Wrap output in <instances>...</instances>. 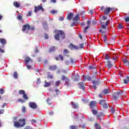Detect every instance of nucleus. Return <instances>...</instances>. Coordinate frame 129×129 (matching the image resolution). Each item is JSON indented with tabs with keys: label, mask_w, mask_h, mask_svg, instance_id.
Returning <instances> with one entry per match:
<instances>
[{
	"label": "nucleus",
	"mask_w": 129,
	"mask_h": 129,
	"mask_svg": "<svg viewBox=\"0 0 129 129\" xmlns=\"http://www.w3.org/2000/svg\"><path fill=\"white\" fill-rule=\"evenodd\" d=\"M19 121H14V125L16 127H23V126H25V125H26V119L25 118L19 119Z\"/></svg>",
	"instance_id": "obj_1"
},
{
	"label": "nucleus",
	"mask_w": 129,
	"mask_h": 129,
	"mask_svg": "<svg viewBox=\"0 0 129 129\" xmlns=\"http://www.w3.org/2000/svg\"><path fill=\"white\" fill-rule=\"evenodd\" d=\"M57 34H56L54 35V39L56 41H59L60 40V36H61V38L62 39H65L66 36H65V33H64V31L62 30H58Z\"/></svg>",
	"instance_id": "obj_2"
},
{
	"label": "nucleus",
	"mask_w": 129,
	"mask_h": 129,
	"mask_svg": "<svg viewBox=\"0 0 129 129\" xmlns=\"http://www.w3.org/2000/svg\"><path fill=\"white\" fill-rule=\"evenodd\" d=\"M123 94H124V93H123L122 91H119V92L114 93L112 95V97L114 101H116V100H118Z\"/></svg>",
	"instance_id": "obj_3"
},
{
	"label": "nucleus",
	"mask_w": 129,
	"mask_h": 129,
	"mask_svg": "<svg viewBox=\"0 0 129 129\" xmlns=\"http://www.w3.org/2000/svg\"><path fill=\"white\" fill-rule=\"evenodd\" d=\"M28 31H30V30H32V31H35V27L32 26L31 27V26L29 24H27L26 25H24L22 27V31L23 32L26 31V30Z\"/></svg>",
	"instance_id": "obj_4"
},
{
	"label": "nucleus",
	"mask_w": 129,
	"mask_h": 129,
	"mask_svg": "<svg viewBox=\"0 0 129 129\" xmlns=\"http://www.w3.org/2000/svg\"><path fill=\"white\" fill-rule=\"evenodd\" d=\"M103 10H104L105 15L108 16V15H109V13H110V12L112 11V8L110 7H107V8H104V7L102 6L101 7L100 10L103 11Z\"/></svg>",
	"instance_id": "obj_5"
},
{
	"label": "nucleus",
	"mask_w": 129,
	"mask_h": 129,
	"mask_svg": "<svg viewBox=\"0 0 129 129\" xmlns=\"http://www.w3.org/2000/svg\"><path fill=\"white\" fill-rule=\"evenodd\" d=\"M92 83L93 86L92 88L95 90L96 89H97V86H99V85L101 84V83H100V81H99V80H94L93 81Z\"/></svg>",
	"instance_id": "obj_6"
},
{
	"label": "nucleus",
	"mask_w": 129,
	"mask_h": 129,
	"mask_svg": "<svg viewBox=\"0 0 129 129\" xmlns=\"http://www.w3.org/2000/svg\"><path fill=\"white\" fill-rule=\"evenodd\" d=\"M91 109H95L97 108V103L95 101H91L89 104Z\"/></svg>",
	"instance_id": "obj_7"
},
{
	"label": "nucleus",
	"mask_w": 129,
	"mask_h": 129,
	"mask_svg": "<svg viewBox=\"0 0 129 129\" xmlns=\"http://www.w3.org/2000/svg\"><path fill=\"white\" fill-rule=\"evenodd\" d=\"M40 11H41V12H44L45 11L42 6L38 5L37 6L35 7L34 12L35 13H37V12H39Z\"/></svg>",
	"instance_id": "obj_8"
},
{
	"label": "nucleus",
	"mask_w": 129,
	"mask_h": 129,
	"mask_svg": "<svg viewBox=\"0 0 129 129\" xmlns=\"http://www.w3.org/2000/svg\"><path fill=\"white\" fill-rule=\"evenodd\" d=\"M68 47L70 49H71V50H79V47L73 44L72 43H70Z\"/></svg>",
	"instance_id": "obj_9"
},
{
	"label": "nucleus",
	"mask_w": 129,
	"mask_h": 129,
	"mask_svg": "<svg viewBox=\"0 0 129 129\" xmlns=\"http://www.w3.org/2000/svg\"><path fill=\"white\" fill-rule=\"evenodd\" d=\"M29 107H31V108H32L33 109H35L38 107L37 104H36L34 102H30L29 103Z\"/></svg>",
	"instance_id": "obj_10"
},
{
	"label": "nucleus",
	"mask_w": 129,
	"mask_h": 129,
	"mask_svg": "<svg viewBox=\"0 0 129 129\" xmlns=\"http://www.w3.org/2000/svg\"><path fill=\"white\" fill-rule=\"evenodd\" d=\"M106 67H107L109 69L112 68L113 67V64L111 63V61L108 60L107 62L105 64Z\"/></svg>",
	"instance_id": "obj_11"
},
{
	"label": "nucleus",
	"mask_w": 129,
	"mask_h": 129,
	"mask_svg": "<svg viewBox=\"0 0 129 129\" xmlns=\"http://www.w3.org/2000/svg\"><path fill=\"white\" fill-rule=\"evenodd\" d=\"M48 69L51 71H55V70H57V66L56 65L50 66L48 68Z\"/></svg>",
	"instance_id": "obj_12"
},
{
	"label": "nucleus",
	"mask_w": 129,
	"mask_h": 129,
	"mask_svg": "<svg viewBox=\"0 0 129 129\" xmlns=\"http://www.w3.org/2000/svg\"><path fill=\"white\" fill-rule=\"evenodd\" d=\"M78 85L79 86V88L82 89V90H85V88L84 87V85L83 82H81L78 83Z\"/></svg>",
	"instance_id": "obj_13"
},
{
	"label": "nucleus",
	"mask_w": 129,
	"mask_h": 129,
	"mask_svg": "<svg viewBox=\"0 0 129 129\" xmlns=\"http://www.w3.org/2000/svg\"><path fill=\"white\" fill-rule=\"evenodd\" d=\"M109 93H110V90L109 88L104 89L102 91V93L103 94H105V95H106V94H108Z\"/></svg>",
	"instance_id": "obj_14"
},
{
	"label": "nucleus",
	"mask_w": 129,
	"mask_h": 129,
	"mask_svg": "<svg viewBox=\"0 0 129 129\" xmlns=\"http://www.w3.org/2000/svg\"><path fill=\"white\" fill-rule=\"evenodd\" d=\"M105 115L103 114L102 112H99L98 113V114L97 115V119H99V118H100V117H104Z\"/></svg>",
	"instance_id": "obj_15"
},
{
	"label": "nucleus",
	"mask_w": 129,
	"mask_h": 129,
	"mask_svg": "<svg viewBox=\"0 0 129 129\" xmlns=\"http://www.w3.org/2000/svg\"><path fill=\"white\" fill-rule=\"evenodd\" d=\"M73 16H74V14H73V13H70L67 16L68 20H69V21L72 20Z\"/></svg>",
	"instance_id": "obj_16"
},
{
	"label": "nucleus",
	"mask_w": 129,
	"mask_h": 129,
	"mask_svg": "<svg viewBox=\"0 0 129 129\" xmlns=\"http://www.w3.org/2000/svg\"><path fill=\"white\" fill-rule=\"evenodd\" d=\"M55 59V60H56V61H58L59 59V60H61V61H63V60H64V58L63 57V56H62V55L61 54L58 55V57H56Z\"/></svg>",
	"instance_id": "obj_17"
},
{
	"label": "nucleus",
	"mask_w": 129,
	"mask_h": 129,
	"mask_svg": "<svg viewBox=\"0 0 129 129\" xmlns=\"http://www.w3.org/2000/svg\"><path fill=\"white\" fill-rule=\"evenodd\" d=\"M25 62L26 64H28V62H33V60L29 56H27L25 58Z\"/></svg>",
	"instance_id": "obj_18"
},
{
	"label": "nucleus",
	"mask_w": 129,
	"mask_h": 129,
	"mask_svg": "<svg viewBox=\"0 0 129 129\" xmlns=\"http://www.w3.org/2000/svg\"><path fill=\"white\" fill-rule=\"evenodd\" d=\"M80 17H79V14H77L73 18V21H74V22H76V21H78V20H80Z\"/></svg>",
	"instance_id": "obj_19"
},
{
	"label": "nucleus",
	"mask_w": 129,
	"mask_h": 129,
	"mask_svg": "<svg viewBox=\"0 0 129 129\" xmlns=\"http://www.w3.org/2000/svg\"><path fill=\"white\" fill-rule=\"evenodd\" d=\"M71 103L73 108H74L75 109L76 108H78V105H77L76 103H75L73 102H71Z\"/></svg>",
	"instance_id": "obj_20"
},
{
	"label": "nucleus",
	"mask_w": 129,
	"mask_h": 129,
	"mask_svg": "<svg viewBox=\"0 0 129 129\" xmlns=\"http://www.w3.org/2000/svg\"><path fill=\"white\" fill-rule=\"evenodd\" d=\"M61 80L64 81L65 80L66 82H69V79L68 78H66L65 76L62 75L61 77Z\"/></svg>",
	"instance_id": "obj_21"
},
{
	"label": "nucleus",
	"mask_w": 129,
	"mask_h": 129,
	"mask_svg": "<svg viewBox=\"0 0 129 129\" xmlns=\"http://www.w3.org/2000/svg\"><path fill=\"white\" fill-rule=\"evenodd\" d=\"M13 6H14L15 8H20V7H21L20 3H18L17 1L14 2Z\"/></svg>",
	"instance_id": "obj_22"
},
{
	"label": "nucleus",
	"mask_w": 129,
	"mask_h": 129,
	"mask_svg": "<svg viewBox=\"0 0 129 129\" xmlns=\"http://www.w3.org/2000/svg\"><path fill=\"white\" fill-rule=\"evenodd\" d=\"M43 28H44L45 30L48 29V25H47V22L46 21H44L42 22Z\"/></svg>",
	"instance_id": "obj_23"
},
{
	"label": "nucleus",
	"mask_w": 129,
	"mask_h": 129,
	"mask_svg": "<svg viewBox=\"0 0 129 129\" xmlns=\"http://www.w3.org/2000/svg\"><path fill=\"white\" fill-rule=\"evenodd\" d=\"M0 42L3 45H6L7 44V40L4 38H0Z\"/></svg>",
	"instance_id": "obj_24"
},
{
	"label": "nucleus",
	"mask_w": 129,
	"mask_h": 129,
	"mask_svg": "<svg viewBox=\"0 0 129 129\" xmlns=\"http://www.w3.org/2000/svg\"><path fill=\"white\" fill-rule=\"evenodd\" d=\"M55 46H51L50 48H49V49L48 50V53H52V52H54V51H55Z\"/></svg>",
	"instance_id": "obj_25"
},
{
	"label": "nucleus",
	"mask_w": 129,
	"mask_h": 129,
	"mask_svg": "<svg viewBox=\"0 0 129 129\" xmlns=\"http://www.w3.org/2000/svg\"><path fill=\"white\" fill-rule=\"evenodd\" d=\"M89 70H96V67L94 65H90L89 66Z\"/></svg>",
	"instance_id": "obj_26"
},
{
	"label": "nucleus",
	"mask_w": 129,
	"mask_h": 129,
	"mask_svg": "<svg viewBox=\"0 0 129 129\" xmlns=\"http://www.w3.org/2000/svg\"><path fill=\"white\" fill-rule=\"evenodd\" d=\"M101 24V28L102 29H103L104 30H106V26L105 25L103 24V23L101 21L100 22Z\"/></svg>",
	"instance_id": "obj_27"
},
{
	"label": "nucleus",
	"mask_w": 129,
	"mask_h": 129,
	"mask_svg": "<svg viewBox=\"0 0 129 129\" xmlns=\"http://www.w3.org/2000/svg\"><path fill=\"white\" fill-rule=\"evenodd\" d=\"M108 105H109V104H107L106 103H104L102 104V106L104 108H105L106 109H107V108H108Z\"/></svg>",
	"instance_id": "obj_28"
},
{
	"label": "nucleus",
	"mask_w": 129,
	"mask_h": 129,
	"mask_svg": "<svg viewBox=\"0 0 129 129\" xmlns=\"http://www.w3.org/2000/svg\"><path fill=\"white\" fill-rule=\"evenodd\" d=\"M19 93L20 95H24L26 93V92L24 90H20L19 91Z\"/></svg>",
	"instance_id": "obj_29"
},
{
	"label": "nucleus",
	"mask_w": 129,
	"mask_h": 129,
	"mask_svg": "<svg viewBox=\"0 0 129 129\" xmlns=\"http://www.w3.org/2000/svg\"><path fill=\"white\" fill-rule=\"evenodd\" d=\"M44 83H45L44 85V87H48L51 85V83L47 82L46 80L44 81Z\"/></svg>",
	"instance_id": "obj_30"
},
{
	"label": "nucleus",
	"mask_w": 129,
	"mask_h": 129,
	"mask_svg": "<svg viewBox=\"0 0 129 129\" xmlns=\"http://www.w3.org/2000/svg\"><path fill=\"white\" fill-rule=\"evenodd\" d=\"M92 112L93 114H94V115H97V114L98 113V112H97V110L94 109H92Z\"/></svg>",
	"instance_id": "obj_31"
},
{
	"label": "nucleus",
	"mask_w": 129,
	"mask_h": 129,
	"mask_svg": "<svg viewBox=\"0 0 129 129\" xmlns=\"http://www.w3.org/2000/svg\"><path fill=\"white\" fill-rule=\"evenodd\" d=\"M22 97L23 99H25V100H28V99H29V97H28V96H27V94H26V93L23 95Z\"/></svg>",
	"instance_id": "obj_32"
},
{
	"label": "nucleus",
	"mask_w": 129,
	"mask_h": 129,
	"mask_svg": "<svg viewBox=\"0 0 129 129\" xmlns=\"http://www.w3.org/2000/svg\"><path fill=\"white\" fill-rule=\"evenodd\" d=\"M18 73H17V72H15L14 74H13V77L14 78H15V79H18Z\"/></svg>",
	"instance_id": "obj_33"
},
{
	"label": "nucleus",
	"mask_w": 129,
	"mask_h": 129,
	"mask_svg": "<svg viewBox=\"0 0 129 129\" xmlns=\"http://www.w3.org/2000/svg\"><path fill=\"white\" fill-rule=\"evenodd\" d=\"M67 54H69V50H68L67 49H64L63 50V54L66 55Z\"/></svg>",
	"instance_id": "obj_34"
},
{
	"label": "nucleus",
	"mask_w": 129,
	"mask_h": 129,
	"mask_svg": "<svg viewBox=\"0 0 129 129\" xmlns=\"http://www.w3.org/2000/svg\"><path fill=\"white\" fill-rule=\"evenodd\" d=\"M89 29V26H87L85 28L84 30H83V32L85 34H86L87 33V30Z\"/></svg>",
	"instance_id": "obj_35"
},
{
	"label": "nucleus",
	"mask_w": 129,
	"mask_h": 129,
	"mask_svg": "<svg viewBox=\"0 0 129 129\" xmlns=\"http://www.w3.org/2000/svg\"><path fill=\"white\" fill-rule=\"evenodd\" d=\"M21 111L23 113H25V112H26V107L25 106H22Z\"/></svg>",
	"instance_id": "obj_36"
},
{
	"label": "nucleus",
	"mask_w": 129,
	"mask_h": 129,
	"mask_svg": "<svg viewBox=\"0 0 129 129\" xmlns=\"http://www.w3.org/2000/svg\"><path fill=\"white\" fill-rule=\"evenodd\" d=\"M50 13L52 14V15H55V14H57V13H58V11L51 10V11H50Z\"/></svg>",
	"instance_id": "obj_37"
},
{
	"label": "nucleus",
	"mask_w": 129,
	"mask_h": 129,
	"mask_svg": "<svg viewBox=\"0 0 129 129\" xmlns=\"http://www.w3.org/2000/svg\"><path fill=\"white\" fill-rule=\"evenodd\" d=\"M61 83V81H57L55 82V86L56 87H58L59 86V85Z\"/></svg>",
	"instance_id": "obj_38"
},
{
	"label": "nucleus",
	"mask_w": 129,
	"mask_h": 129,
	"mask_svg": "<svg viewBox=\"0 0 129 129\" xmlns=\"http://www.w3.org/2000/svg\"><path fill=\"white\" fill-rule=\"evenodd\" d=\"M106 100L105 99L100 100L99 102V104H102V103H104Z\"/></svg>",
	"instance_id": "obj_39"
},
{
	"label": "nucleus",
	"mask_w": 129,
	"mask_h": 129,
	"mask_svg": "<svg viewBox=\"0 0 129 129\" xmlns=\"http://www.w3.org/2000/svg\"><path fill=\"white\" fill-rule=\"evenodd\" d=\"M119 75L120 76L121 78L123 77V72L121 71H119Z\"/></svg>",
	"instance_id": "obj_40"
},
{
	"label": "nucleus",
	"mask_w": 129,
	"mask_h": 129,
	"mask_svg": "<svg viewBox=\"0 0 129 129\" xmlns=\"http://www.w3.org/2000/svg\"><path fill=\"white\" fill-rule=\"evenodd\" d=\"M17 19L18 20H19V21H22V20H23V17H22V16L18 15L17 16Z\"/></svg>",
	"instance_id": "obj_41"
},
{
	"label": "nucleus",
	"mask_w": 129,
	"mask_h": 129,
	"mask_svg": "<svg viewBox=\"0 0 129 129\" xmlns=\"http://www.w3.org/2000/svg\"><path fill=\"white\" fill-rule=\"evenodd\" d=\"M70 129H77V126L74 125H71L70 126Z\"/></svg>",
	"instance_id": "obj_42"
},
{
	"label": "nucleus",
	"mask_w": 129,
	"mask_h": 129,
	"mask_svg": "<svg viewBox=\"0 0 129 129\" xmlns=\"http://www.w3.org/2000/svg\"><path fill=\"white\" fill-rule=\"evenodd\" d=\"M103 38L104 42H106L107 41V37L106 36V35H103Z\"/></svg>",
	"instance_id": "obj_43"
},
{
	"label": "nucleus",
	"mask_w": 129,
	"mask_h": 129,
	"mask_svg": "<svg viewBox=\"0 0 129 129\" xmlns=\"http://www.w3.org/2000/svg\"><path fill=\"white\" fill-rule=\"evenodd\" d=\"M79 78H80V76H79V75H76V79H75V81H78Z\"/></svg>",
	"instance_id": "obj_44"
},
{
	"label": "nucleus",
	"mask_w": 129,
	"mask_h": 129,
	"mask_svg": "<svg viewBox=\"0 0 129 129\" xmlns=\"http://www.w3.org/2000/svg\"><path fill=\"white\" fill-rule=\"evenodd\" d=\"M117 59V57H116V54L115 53H114L113 54V60H115Z\"/></svg>",
	"instance_id": "obj_45"
},
{
	"label": "nucleus",
	"mask_w": 129,
	"mask_h": 129,
	"mask_svg": "<svg viewBox=\"0 0 129 129\" xmlns=\"http://www.w3.org/2000/svg\"><path fill=\"white\" fill-rule=\"evenodd\" d=\"M79 48H80V49H84V44L82 43V44H79Z\"/></svg>",
	"instance_id": "obj_46"
},
{
	"label": "nucleus",
	"mask_w": 129,
	"mask_h": 129,
	"mask_svg": "<svg viewBox=\"0 0 129 129\" xmlns=\"http://www.w3.org/2000/svg\"><path fill=\"white\" fill-rule=\"evenodd\" d=\"M118 27L120 29H123V26L122 25V24H119Z\"/></svg>",
	"instance_id": "obj_47"
},
{
	"label": "nucleus",
	"mask_w": 129,
	"mask_h": 129,
	"mask_svg": "<svg viewBox=\"0 0 129 129\" xmlns=\"http://www.w3.org/2000/svg\"><path fill=\"white\" fill-rule=\"evenodd\" d=\"M18 102H21V103H24L25 102V100L22 99H19L18 100Z\"/></svg>",
	"instance_id": "obj_48"
},
{
	"label": "nucleus",
	"mask_w": 129,
	"mask_h": 129,
	"mask_svg": "<svg viewBox=\"0 0 129 129\" xmlns=\"http://www.w3.org/2000/svg\"><path fill=\"white\" fill-rule=\"evenodd\" d=\"M129 83L128 80H126V79H124L123 84H127Z\"/></svg>",
	"instance_id": "obj_49"
},
{
	"label": "nucleus",
	"mask_w": 129,
	"mask_h": 129,
	"mask_svg": "<svg viewBox=\"0 0 129 129\" xmlns=\"http://www.w3.org/2000/svg\"><path fill=\"white\" fill-rule=\"evenodd\" d=\"M47 78H49L50 79H53L54 77L52 75H48Z\"/></svg>",
	"instance_id": "obj_50"
},
{
	"label": "nucleus",
	"mask_w": 129,
	"mask_h": 129,
	"mask_svg": "<svg viewBox=\"0 0 129 129\" xmlns=\"http://www.w3.org/2000/svg\"><path fill=\"white\" fill-rule=\"evenodd\" d=\"M105 58L106 60H109V59H110V57H109V56L108 55V54H105Z\"/></svg>",
	"instance_id": "obj_51"
},
{
	"label": "nucleus",
	"mask_w": 129,
	"mask_h": 129,
	"mask_svg": "<svg viewBox=\"0 0 129 129\" xmlns=\"http://www.w3.org/2000/svg\"><path fill=\"white\" fill-rule=\"evenodd\" d=\"M91 24V21H90V20H89L87 21V27H89V28H90V25Z\"/></svg>",
	"instance_id": "obj_52"
},
{
	"label": "nucleus",
	"mask_w": 129,
	"mask_h": 129,
	"mask_svg": "<svg viewBox=\"0 0 129 129\" xmlns=\"http://www.w3.org/2000/svg\"><path fill=\"white\" fill-rule=\"evenodd\" d=\"M37 84H40L41 83V79L40 78H38L36 82Z\"/></svg>",
	"instance_id": "obj_53"
},
{
	"label": "nucleus",
	"mask_w": 129,
	"mask_h": 129,
	"mask_svg": "<svg viewBox=\"0 0 129 129\" xmlns=\"http://www.w3.org/2000/svg\"><path fill=\"white\" fill-rule=\"evenodd\" d=\"M80 127H81V128H86V125H85V124H83L82 125H80Z\"/></svg>",
	"instance_id": "obj_54"
},
{
	"label": "nucleus",
	"mask_w": 129,
	"mask_h": 129,
	"mask_svg": "<svg viewBox=\"0 0 129 129\" xmlns=\"http://www.w3.org/2000/svg\"><path fill=\"white\" fill-rule=\"evenodd\" d=\"M83 77L84 81H86V80H87V76L83 75Z\"/></svg>",
	"instance_id": "obj_55"
},
{
	"label": "nucleus",
	"mask_w": 129,
	"mask_h": 129,
	"mask_svg": "<svg viewBox=\"0 0 129 129\" xmlns=\"http://www.w3.org/2000/svg\"><path fill=\"white\" fill-rule=\"evenodd\" d=\"M44 38L46 40L49 39V36H48V34H47V33L44 34Z\"/></svg>",
	"instance_id": "obj_56"
},
{
	"label": "nucleus",
	"mask_w": 129,
	"mask_h": 129,
	"mask_svg": "<svg viewBox=\"0 0 129 129\" xmlns=\"http://www.w3.org/2000/svg\"><path fill=\"white\" fill-rule=\"evenodd\" d=\"M0 91V94H4L5 93V90L4 89H1Z\"/></svg>",
	"instance_id": "obj_57"
},
{
	"label": "nucleus",
	"mask_w": 129,
	"mask_h": 129,
	"mask_svg": "<svg viewBox=\"0 0 129 129\" xmlns=\"http://www.w3.org/2000/svg\"><path fill=\"white\" fill-rule=\"evenodd\" d=\"M109 23H110V20H108L106 22V24H105V26L106 27H107V26H108V24H109Z\"/></svg>",
	"instance_id": "obj_58"
},
{
	"label": "nucleus",
	"mask_w": 129,
	"mask_h": 129,
	"mask_svg": "<svg viewBox=\"0 0 129 129\" xmlns=\"http://www.w3.org/2000/svg\"><path fill=\"white\" fill-rule=\"evenodd\" d=\"M111 112H112V114H114V109L113 107H111Z\"/></svg>",
	"instance_id": "obj_59"
},
{
	"label": "nucleus",
	"mask_w": 129,
	"mask_h": 129,
	"mask_svg": "<svg viewBox=\"0 0 129 129\" xmlns=\"http://www.w3.org/2000/svg\"><path fill=\"white\" fill-rule=\"evenodd\" d=\"M102 19L103 20V21H106V20L107 19V17L103 16L102 17Z\"/></svg>",
	"instance_id": "obj_60"
},
{
	"label": "nucleus",
	"mask_w": 129,
	"mask_h": 129,
	"mask_svg": "<svg viewBox=\"0 0 129 129\" xmlns=\"http://www.w3.org/2000/svg\"><path fill=\"white\" fill-rule=\"evenodd\" d=\"M4 112H5V110L4 109L0 110V114H4Z\"/></svg>",
	"instance_id": "obj_61"
},
{
	"label": "nucleus",
	"mask_w": 129,
	"mask_h": 129,
	"mask_svg": "<svg viewBox=\"0 0 129 129\" xmlns=\"http://www.w3.org/2000/svg\"><path fill=\"white\" fill-rule=\"evenodd\" d=\"M27 16L28 17H30V16H32V11H30V12H28Z\"/></svg>",
	"instance_id": "obj_62"
},
{
	"label": "nucleus",
	"mask_w": 129,
	"mask_h": 129,
	"mask_svg": "<svg viewBox=\"0 0 129 129\" xmlns=\"http://www.w3.org/2000/svg\"><path fill=\"white\" fill-rule=\"evenodd\" d=\"M125 23H128V22H129V17H127L125 19Z\"/></svg>",
	"instance_id": "obj_63"
},
{
	"label": "nucleus",
	"mask_w": 129,
	"mask_h": 129,
	"mask_svg": "<svg viewBox=\"0 0 129 129\" xmlns=\"http://www.w3.org/2000/svg\"><path fill=\"white\" fill-rule=\"evenodd\" d=\"M47 102L48 104H51V102H50V99H49V98L47 99Z\"/></svg>",
	"instance_id": "obj_64"
}]
</instances>
